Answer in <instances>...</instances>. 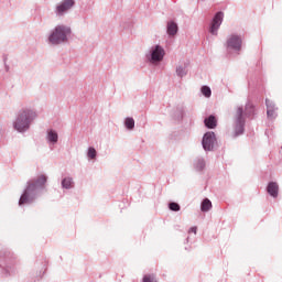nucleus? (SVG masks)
<instances>
[{
    "label": "nucleus",
    "mask_w": 282,
    "mask_h": 282,
    "mask_svg": "<svg viewBox=\"0 0 282 282\" xmlns=\"http://www.w3.org/2000/svg\"><path fill=\"white\" fill-rule=\"evenodd\" d=\"M151 58L153 63H160V61L164 58V48H162V46L160 45H156L155 48L152 51Z\"/></svg>",
    "instance_id": "9"
},
{
    "label": "nucleus",
    "mask_w": 282,
    "mask_h": 282,
    "mask_svg": "<svg viewBox=\"0 0 282 282\" xmlns=\"http://www.w3.org/2000/svg\"><path fill=\"white\" fill-rule=\"evenodd\" d=\"M205 127H207V129H215V127H217V119L215 116H209L205 119Z\"/></svg>",
    "instance_id": "11"
},
{
    "label": "nucleus",
    "mask_w": 282,
    "mask_h": 282,
    "mask_svg": "<svg viewBox=\"0 0 282 282\" xmlns=\"http://www.w3.org/2000/svg\"><path fill=\"white\" fill-rule=\"evenodd\" d=\"M212 208H213V203L210 202V199L205 198V199L202 202L200 210H202L203 213H208V210H210Z\"/></svg>",
    "instance_id": "13"
},
{
    "label": "nucleus",
    "mask_w": 282,
    "mask_h": 282,
    "mask_svg": "<svg viewBox=\"0 0 282 282\" xmlns=\"http://www.w3.org/2000/svg\"><path fill=\"white\" fill-rule=\"evenodd\" d=\"M96 154H97L96 149L94 148L88 149V158H90V160H95Z\"/></svg>",
    "instance_id": "19"
},
{
    "label": "nucleus",
    "mask_w": 282,
    "mask_h": 282,
    "mask_svg": "<svg viewBox=\"0 0 282 282\" xmlns=\"http://www.w3.org/2000/svg\"><path fill=\"white\" fill-rule=\"evenodd\" d=\"M48 140H50V142H58V133L51 130L48 132Z\"/></svg>",
    "instance_id": "17"
},
{
    "label": "nucleus",
    "mask_w": 282,
    "mask_h": 282,
    "mask_svg": "<svg viewBox=\"0 0 282 282\" xmlns=\"http://www.w3.org/2000/svg\"><path fill=\"white\" fill-rule=\"evenodd\" d=\"M188 232H194V235H197V227H192Z\"/></svg>",
    "instance_id": "24"
},
{
    "label": "nucleus",
    "mask_w": 282,
    "mask_h": 282,
    "mask_svg": "<svg viewBox=\"0 0 282 282\" xmlns=\"http://www.w3.org/2000/svg\"><path fill=\"white\" fill-rule=\"evenodd\" d=\"M246 124V119H243V108L238 107L235 112L234 120V138L243 134V127Z\"/></svg>",
    "instance_id": "4"
},
{
    "label": "nucleus",
    "mask_w": 282,
    "mask_h": 282,
    "mask_svg": "<svg viewBox=\"0 0 282 282\" xmlns=\"http://www.w3.org/2000/svg\"><path fill=\"white\" fill-rule=\"evenodd\" d=\"M227 47H230L231 50H236L237 52H239L241 50V37L237 35H231L227 40Z\"/></svg>",
    "instance_id": "7"
},
{
    "label": "nucleus",
    "mask_w": 282,
    "mask_h": 282,
    "mask_svg": "<svg viewBox=\"0 0 282 282\" xmlns=\"http://www.w3.org/2000/svg\"><path fill=\"white\" fill-rule=\"evenodd\" d=\"M224 21V12H218L213 19L212 25L209 28L210 34L217 36V30H219L221 23Z\"/></svg>",
    "instance_id": "5"
},
{
    "label": "nucleus",
    "mask_w": 282,
    "mask_h": 282,
    "mask_svg": "<svg viewBox=\"0 0 282 282\" xmlns=\"http://www.w3.org/2000/svg\"><path fill=\"white\" fill-rule=\"evenodd\" d=\"M267 191L271 197H279V184L276 182H270Z\"/></svg>",
    "instance_id": "10"
},
{
    "label": "nucleus",
    "mask_w": 282,
    "mask_h": 282,
    "mask_svg": "<svg viewBox=\"0 0 282 282\" xmlns=\"http://www.w3.org/2000/svg\"><path fill=\"white\" fill-rule=\"evenodd\" d=\"M167 34L170 36H175L177 34V23L175 22L167 23Z\"/></svg>",
    "instance_id": "12"
},
{
    "label": "nucleus",
    "mask_w": 282,
    "mask_h": 282,
    "mask_svg": "<svg viewBox=\"0 0 282 282\" xmlns=\"http://www.w3.org/2000/svg\"><path fill=\"white\" fill-rule=\"evenodd\" d=\"M45 184H47V176L45 175H40L36 180L30 181L24 193L20 197L19 206L34 202V193H36L39 188H43Z\"/></svg>",
    "instance_id": "1"
},
{
    "label": "nucleus",
    "mask_w": 282,
    "mask_h": 282,
    "mask_svg": "<svg viewBox=\"0 0 282 282\" xmlns=\"http://www.w3.org/2000/svg\"><path fill=\"white\" fill-rule=\"evenodd\" d=\"M74 7V0H64L59 6L56 8V13L62 15L67 12V10H70Z\"/></svg>",
    "instance_id": "8"
},
{
    "label": "nucleus",
    "mask_w": 282,
    "mask_h": 282,
    "mask_svg": "<svg viewBox=\"0 0 282 282\" xmlns=\"http://www.w3.org/2000/svg\"><path fill=\"white\" fill-rule=\"evenodd\" d=\"M72 184H74V182H72V178H64L62 181L63 188H72Z\"/></svg>",
    "instance_id": "18"
},
{
    "label": "nucleus",
    "mask_w": 282,
    "mask_h": 282,
    "mask_svg": "<svg viewBox=\"0 0 282 282\" xmlns=\"http://www.w3.org/2000/svg\"><path fill=\"white\" fill-rule=\"evenodd\" d=\"M204 166H206V163H204V160H198L196 163V169H198V171L204 170Z\"/></svg>",
    "instance_id": "21"
},
{
    "label": "nucleus",
    "mask_w": 282,
    "mask_h": 282,
    "mask_svg": "<svg viewBox=\"0 0 282 282\" xmlns=\"http://www.w3.org/2000/svg\"><path fill=\"white\" fill-rule=\"evenodd\" d=\"M267 116L269 118H274V111H276V109L274 108V105H272V102H270V100H267Z\"/></svg>",
    "instance_id": "14"
},
{
    "label": "nucleus",
    "mask_w": 282,
    "mask_h": 282,
    "mask_svg": "<svg viewBox=\"0 0 282 282\" xmlns=\"http://www.w3.org/2000/svg\"><path fill=\"white\" fill-rule=\"evenodd\" d=\"M176 74H177V76H185L186 75V69H184V67H178L177 69H176Z\"/></svg>",
    "instance_id": "23"
},
{
    "label": "nucleus",
    "mask_w": 282,
    "mask_h": 282,
    "mask_svg": "<svg viewBox=\"0 0 282 282\" xmlns=\"http://www.w3.org/2000/svg\"><path fill=\"white\" fill-rule=\"evenodd\" d=\"M68 34H72V29H69V26L57 25L50 35L48 41L52 45H58L59 43H65V41H67Z\"/></svg>",
    "instance_id": "3"
},
{
    "label": "nucleus",
    "mask_w": 282,
    "mask_h": 282,
    "mask_svg": "<svg viewBox=\"0 0 282 282\" xmlns=\"http://www.w3.org/2000/svg\"><path fill=\"white\" fill-rule=\"evenodd\" d=\"M35 118H36V112L32 110H22L14 122V129L20 133H23V131H26V129H30V121Z\"/></svg>",
    "instance_id": "2"
},
{
    "label": "nucleus",
    "mask_w": 282,
    "mask_h": 282,
    "mask_svg": "<svg viewBox=\"0 0 282 282\" xmlns=\"http://www.w3.org/2000/svg\"><path fill=\"white\" fill-rule=\"evenodd\" d=\"M213 147H215V132H207L203 137V149L213 151Z\"/></svg>",
    "instance_id": "6"
},
{
    "label": "nucleus",
    "mask_w": 282,
    "mask_h": 282,
    "mask_svg": "<svg viewBox=\"0 0 282 282\" xmlns=\"http://www.w3.org/2000/svg\"><path fill=\"white\" fill-rule=\"evenodd\" d=\"M200 91H202L203 96H205V98H210V96L213 94V91L210 90V87H208V86H203L200 88Z\"/></svg>",
    "instance_id": "15"
},
{
    "label": "nucleus",
    "mask_w": 282,
    "mask_h": 282,
    "mask_svg": "<svg viewBox=\"0 0 282 282\" xmlns=\"http://www.w3.org/2000/svg\"><path fill=\"white\" fill-rule=\"evenodd\" d=\"M124 124L127 129L131 130L135 127V120H133V118H126Z\"/></svg>",
    "instance_id": "16"
},
{
    "label": "nucleus",
    "mask_w": 282,
    "mask_h": 282,
    "mask_svg": "<svg viewBox=\"0 0 282 282\" xmlns=\"http://www.w3.org/2000/svg\"><path fill=\"white\" fill-rule=\"evenodd\" d=\"M170 210H174L175 213H177V210H180V204L170 203Z\"/></svg>",
    "instance_id": "22"
},
{
    "label": "nucleus",
    "mask_w": 282,
    "mask_h": 282,
    "mask_svg": "<svg viewBox=\"0 0 282 282\" xmlns=\"http://www.w3.org/2000/svg\"><path fill=\"white\" fill-rule=\"evenodd\" d=\"M246 109H252V106H251V105H248V106L246 107Z\"/></svg>",
    "instance_id": "25"
},
{
    "label": "nucleus",
    "mask_w": 282,
    "mask_h": 282,
    "mask_svg": "<svg viewBox=\"0 0 282 282\" xmlns=\"http://www.w3.org/2000/svg\"><path fill=\"white\" fill-rule=\"evenodd\" d=\"M143 282H158V281L155 280V275L148 274V275H144Z\"/></svg>",
    "instance_id": "20"
}]
</instances>
